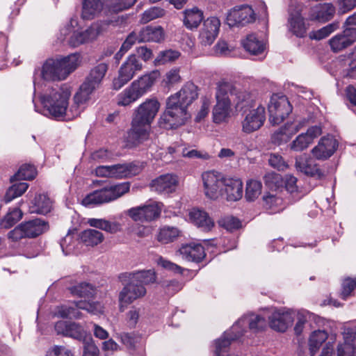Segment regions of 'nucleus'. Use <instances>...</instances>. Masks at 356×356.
<instances>
[{"instance_id": "864d4df0", "label": "nucleus", "mask_w": 356, "mask_h": 356, "mask_svg": "<svg viewBox=\"0 0 356 356\" xmlns=\"http://www.w3.org/2000/svg\"><path fill=\"white\" fill-rule=\"evenodd\" d=\"M23 213L19 208L10 210L1 220V225L8 229L15 225L22 218Z\"/></svg>"}, {"instance_id": "37998d69", "label": "nucleus", "mask_w": 356, "mask_h": 356, "mask_svg": "<svg viewBox=\"0 0 356 356\" xmlns=\"http://www.w3.org/2000/svg\"><path fill=\"white\" fill-rule=\"evenodd\" d=\"M81 238L86 245L95 246L101 243L104 241V236L98 230L88 229L82 232Z\"/></svg>"}, {"instance_id": "58836bf2", "label": "nucleus", "mask_w": 356, "mask_h": 356, "mask_svg": "<svg viewBox=\"0 0 356 356\" xmlns=\"http://www.w3.org/2000/svg\"><path fill=\"white\" fill-rule=\"evenodd\" d=\"M52 202L46 194H39L34 198L32 205L29 207L31 213L47 214L50 212Z\"/></svg>"}, {"instance_id": "c85d7f7f", "label": "nucleus", "mask_w": 356, "mask_h": 356, "mask_svg": "<svg viewBox=\"0 0 356 356\" xmlns=\"http://www.w3.org/2000/svg\"><path fill=\"white\" fill-rule=\"evenodd\" d=\"M335 7L330 3H319L311 8L309 17L312 20L325 22L333 18Z\"/></svg>"}, {"instance_id": "3c124183", "label": "nucleus", "mask_w": 356, "mask_h": 356, "mask_svg": "<svg viewBox=\"0 0 356 356\" xmlns=\"http://www.w3.org/2000/svg\"><path fill=\"white\" fill-rule=\"evenodd\" d=\"M262 184L259 181L251 179L247 182L245 198L248 201H254L261 193Z\"/></svg>"}, {"instance_id": "680f3d73", "label": "nucleus", "mask_w": 356, "mask_h": 356, "mask_svg": "<svg viewBox=\"0 0 356 356\" xmlns=\"http://www.w3.org/2000/svg\"><path fill=\"white\" fill-rule=\"evenodd\" d=\"M268 162L270 166L278 170H284L288 168L284 159L277 154H270Z\"/></svg>"}, {"instance_id": "de8ad7c7", "label": "nucleus", "mask_w": 356, "mask_h": 356, "mask_svg": "<svg viewBox=\"0 0 356 356\" xmlns=\"http://www.w3.org/2000/svg\"><path fill=\"white\" fill-rule=\"evenodd\" d=\"M29 188V184L25 182H19L13 184L7 190L4 196V200L6 203L11 202L15 198L23 195Z\"/></svg>"}, {"instance_id": "4d7b16f0", "label": "nucleus", "mask_w": 356, "mask_h": 356, "mask_svg": "<svg viewBox=\"0 0 356 356\" xmlns=\"http://www.w3.org/2000/svg\"><path fill=\"white\" fill-rule=\"evenodd\" d=\"M218 224L220 227L226 229L227 231H233L241 227V221L234 216H225L222 218Z\"/></svg>"}, {"instance_id": "052dcab7", "label": "nucleus", "mask_w": 356, "mask_h": 356, "mask_svg": "<svg viewBox=\"0 0 356 356\" xmlns=\"http://www.w3.org/2000/svg\"><path fill=\"white\" fill-rule=\"evenodd\" d=\"M265 184L270 188H275L281 184L280 175L275 172H268L264 177Z\"/></svg>"}, {"instance_id": "6e6552de", "label": "nucleus", "mask_w": 356, "mask_h": 356, "mask_svg": "<svg viewBox=\"0 0 356 356\" xmlns=\"http://www.w3.org/2000/svg\"><path fill=\"white\" fill-rule=\"evenodd\" d=\"M229 96L235 97L236 101V107L238 109H243L246 106H252V99L248 92L237 89L231 83L226 81L219 82L216 93V100L231 101Z\"/></svg>"}, {"instance_id": "412c9836", "label": "nucleus", "mask_w": 356, "mask_h": 356, "mask_svg": "<svg viewBox=\"0 0 356 356\" xmlns=\"http://www.w3.org/2000/svg\"><path fill=\"white\" fill-rule=\"evenodd\" d=\"M322 134L319 126H314L307 129L305 133L299 134L290 144V149L295 152H302L306 149Z\"/></svg>"}, {"instance_id": "393cba45", "label": "nucleus", "mask_w": 356, "mask_h": 356, "mask_svg": "<svg viewBox=\"0 0 356 356\" xmlns=\"http://www.w3.org/2000/svg\"><path fill=\"white\" fill-rule=\"evenodd\" d=\"M178 184L177 177L166 174L152 180L150 186L152 190L160 193H170L175 191Z\"/></svg>"}, {"instance_id": "c9c22d12", "label": "nucleus", "mask_w": 356, "mask_h": 356, "mask_svg": "<svg viewBox=\"0 0 356 356\" xmlns=\"http://www.w3.org/2000/svg\"><path fill=\"white\" fill-rule=\"evenodd\" d=\"M182 15L183 24L189 30L197 29L204 18L203 11L196 6L185 9Z\"/></svg>"}, {"instance_id": "39448f33", "label": "nucleus", "mask_w": 356, "mask_h": 356, "mask_svg": "<svg viewBox=\"0 0 356 356\" xmlns=\"http://www.w3.org/2000/svg\"><path fill=\"white\" fill-rule=\"evenodd\" d=\"M71 92L67 86L58 85L49 88L41 97L44 108L51 118L63 120L69 104Z\"/></svg>"}, {"instance_id": "6ab92c4d", "label": "nucleus", "mask_w": 356, "mask_h": 356, "mask_svg": "<svg viewBox=\"0 0 356 356\" xmlns=\"http://www.w3.org/2000/svg\"><path fill=\"white\" fill-rule=\"evenodd\" d=\"M338 147L337 140L332 136H324L312 149V156L317 160L324 161L331 157Z\"/></svg>"}, {"instance_id": "e433bc0d", "label": "nucleus", "mask_w": 356, "mask_h": 356, "mask_svg": "<svg viewBox=\"0 0 356 356\" xmlns=\"http://www.w3.org/2000/svg\"><path fill=\"white\" fill-rule=\"evenodd\" d=\"M138 33L139 35V42H159L164 38V31L160 26H147L143 28Z\"/></svg>"}, {"instance_id": "f8f14e48", "label": "nucleus", "mask_w": 356, "mask_h": 356, "mask_svg": "<svg viewBox=\"0 0 356 356\" xmlns=\"http://www.w3.org/2000/svg\"><path fill=\"white\" fill-rule=\"evenodd\" d=\"M108 65L105 63H101L90 70L86 77L84 82L81 85L79 89L83 95H91L97 89H98L108 70Z\"/></svg>"}, {"instance_id": "c03bdc74", "label": "nucleus", "mask_w": 356, "mask_h": 356, "mask_svg": "<svg viewBox=\"0 0 356 356\" xmlns=\"http://www.w3.org/2000/svg\"><path fill=\"white\" fill-rule=\"evenodd\" d=\"M37 175L35 168L31 164L22 165L17 172H16L10 179V182L16 180H31L33 179Z\"/></svg>"}, {"instance_id": "4c0bfd02", "label": "nucleus", "mask_w": 356, "mask_h": 356, "mask_svg": "<svg viewBox=\"0 0 356 356\" xmlns=\"http://www.w3.org/2000/svg\"><path fill=\"white\" fill-rule=\"evenodd\" d=\"M232 112L231 101L216 100L212 111L213 120L216 124L227 122Z\"/></svg>"}, {"instance_id": "a211bd4d", "label": "nucleus", "mask_w": 356, "mask_h": 356, "mask_svg": "<svg viewBox=\"0 0 356 356\" xmlns=\"http://www.w3.org/2000/svg\"><path fill=\"white\" fill-rule=\"evenodd\" d=\"M106 25L104 23H94L84 31L74 32L69 38L68 44L73 47H76L82 44L91 42L104 31Z\"/></svg>"}, {"instance_id": "13d9d810", "label": "nucleus", "mask_w": 356, "mask_h": 356, "mask_svg": "<svg viewBox=\"0 0 356 356\" xmlns=\"http://www.w3.org/2000/svg\"><path fill=\"white\" fill-rule=\"evenodd\" d=\"M356 289V277H347L342 282V290L341 293V298L343 300L347 299L352 295L353 291Z\"/></svg>"}, {"instance_id": "0e129e2a", "label": "nucleus", "mask_w": 356, "mask_h": 356, "mask_svg": "<svg viewBox=\"0 0 356 356\" xmlns=\"http://www.w3.org/2000/svg\"><path fill=\"white\" fill-rule=\"evenodd\" d=\"M181 80V77L179 74V70L178 69H172L165 74L164 82L168 86H172L179 83Z\"/></svg>"}, {"instance_id": "aec40b11", "label": "nucleus", "mask_w": 356, "mask_h": 356, "mask_svg": "<svg viewBox=\"0 0 356 356\" xmlns=\"http://www.w3.org/2000/svg\"><path fill=\"white\" fill-rule=\"evenodd\" d=\"M220 26V21L217 17H210L204 20L199 35L201 44H211L218 35Z\"/></svg>"}, {"instance_id": "c756f323", "label": "nucleus", "mask_w": 356, "mask_h": 356, "mask_svg": "<svg viewBox=\"0 0 356 356\" xmlns=\"http://www.w3.org/2000/svg\"><path fill=\"white\" fill-rule=\"evenodd\" d=\"M179 253L184 259L195 262H200L206 255L203 246L195 243L183 245Z\"/></svg>"}, {"instance_id": "dca6fc26", "label": "nucleus", "mask_w": 356, "mask_h": 356, "mask_svg": "<svg viewBox=\"0 0 356 356\" xmlns=\"http://www.w3.org/2000/svg\"><path fill=\"white\" fill-rule=\"evenodd\" d=\"M266 120L265 108L259 105L256 108L250 110L241 122L242 131L250 134L259 129Z\"/></svg>"}, {"instance_id": "b1692460", "label": "nucleus", "mask_w": 356, "mask_h": 356, "mask_svg": "<svg viewBox=\"0 0 356 356\" xmlns=\"http://www.w3.org/2000/svg\"><path fill=\"white\" fill-rule=\"evenodd\" d=\"M248 325L250 330L257 332L262 330L266 326V321L264 317L258 314H251L239 319L232 327V332H242L243 327Z\"/></svg>"}, {"instance_id": "2f4dec72", "label": "nucleus", "mask_w": 356, "mask_h": 356, "mask_svg": "<svg viewBox=\"0 0 356 356\" xmlns=\"http://www.w3.org/2000/svg\"><path fill=\"white\" fill-rule=\"evenodd\" d=\"M241 44L244 49L251 55H261L266 49L265 42L255 33H250L241 40Z\"/></svg>"}, {"instance_id": "bf43d9fd", "label": "nucleus", "mask_w": 356, "mask_h": 356, "mask_svg": "<svg viewBox=\"0 0 356 356\" xmlns=\"http://www.w3.org/2000/svg\"><path fill=\"white\" fill-rule=\"evenodd\" d=\"M137 0H111V9L115 13L127 10L134 5Z\"/></svg>"}, {"instance_id": "f3484780", "label": "nucleus", "mask_w": 356, "mask_h": 356, "mask_svg": "<svg viewBox=\"0 0 356 356\" xmlns=\"http://www.w3.org/2000/svg\"><path fill=\"white\" fill-rule=\"evenodd\" d=\"M268 318L269 325L273 330L284 332L292 325L294 313L284 308L274 309Z\"/></svg>"}, {"instance_id": "e2e57ef3", "label": "nucleus", "mask_w": 356, "mask_h": 356, "mask_svg": "<svg viewBox=\"0 0 356 356\" xmlns=\"http://www.w3.org/2000/svg\"><path fill=\"white\" fill-rule=\"evenodd\" d=\"M180 56V53L177 51L169 49L161 51L158 57V61L162 64L168 62H172Z\"/></svg>"}, {"instance_id": "bb28decb", "label": "nucleus", "mask_w": 356, "mask_h": 356, "mask_svg": "<svg viewBox=\"0 0 356 356\" xmlns=\"http://www.w3.org/2000/svg\"><path fill=\"white\" fill-rule=\"evenodd\" d=\"M111 166V177L115 179H122L135 176L140 173L143 165L139 163L115 164Z\"/></svg>"}, {"instance_id": "49530a36", "label": "nucleus", "mask_w": 356, "mask_h": 356, "mask_svg": "<svg viewBox=\"0 0 356 356\" xmlns=\"http://www.w3.org/2000/svg\"><path fill=\"white\" fill-rule=\"evenodd\" d=\"M327 333L325 330H315L314 331L309 340V349L312 353H315L321 345L327 339Z\"/></svg>"}, {"instance_id": "09e8293b", "label": "nucleus", "mask_w": 356, "mask_h": 356, "mask_svg": "<svg viewBox=\"0 0 356 356\" xmlns=\"http://www.w3.org/2000/svg\"><path fill=\"white\" fill-rule=\"evenodd\" d=\"M70 292L73 296L79 297H90L95 293L94 286L88 283L81 282L69 288Z\"/></svg>"}, {"instance_id": "79ce46f5", "label": "nucleus", "mask_w": 356, "mask_h": 356, "mask_svg": "<svg viewBox=\"0 0 356 356\" xmlns=\"http://www.w3.org/2000/svg\"><path fill=\"white\" fill-rule=\"evenodd\" d=\"M102 8L100 0H83L82 17L85 19H92Z\"/></svg>"}, {"instance_id": "a19ab883", "label": "nucleus", "mask_w": 356, "mask_h": 356, "mask_svg": "<svg viewBox=\"0 0 356 356\" xmlns=\"http://www.w3.org/2000/svg\"><path fill=\"white\" fill-rule=\"evenodd\" d=\"M140 97L130 85L117 96V104L121 106H127L136 102Z\"/></svg>"}, {"instance_id": "a878e982", "label": "nucleus", "mask_w": 356, "mask_h": 356, "mask_svg": "<svg viewBox=\"0 0 356 356\" xmlns=\"http://www.w3.org/2000/svg\"><path fill=\"white\" fill-rule=\"evenodd\" d=\"M296 168L297 170L310 177L321 179L325 176L318 164L307 159L305 155H300L296 158Z\"/></svg>"}, {"instance_id": "a18cd8bd", "label": "nucleus", "mask_w": 356, "mask_h": 356, "mask_svg": "<svg viewBox=\"0 0 356 356\" xmlns=\"http://www.w3.org/2000/svg\"><path fill=\"white\" fill-rule=\"evenodd\" d=\"M179 234V231L174 227L165 226L160 229L156 239L163 244H168L174 241Z\"/></svg>"}, {"instance_id": "cd10ccee", "label": "nucleus", "mask_w": 356, "mask_h": 356, "mask_svg": "<svg viewBox=\"0 0 356 356\" xmlns=\"http://www.w3.org/2000/svg\"><path fill=\"white\" fill-rule=\"evenodd\" d=\"M192 222L204 232H209L214 227V221L205 211L194 208L189 212Z\"/></svg>"}, {"instance_id": "72a5a7b5", "label": "nucleus", "mask_w": 356, "mask_h": 356, "mask_svg": "<svg viewBox=\"0 0 356 356\" xmlns=\"http://www.w3.org/2000/svg\"><path fill=\"white\" fill-rule=\"evenodd\" d=\"M300 129V127L293 122H287L275 131L271 136L273 143L280 145L287 143Z\"/></svg>"}, {"instance_id": "ea45409f", "label": "nucleus", "mask_w": 356, "mask_h": 356, "mask_svg": "<svg viewBox=\"0 0 356 356\" xmlns=\"http://www.w3.org/2000/svg\"><path fill=\"white\" fill-rule=\"evenodd\" d=\"M88 223L90 227L104 230L110 234H115L121 229L120 223L102 218H89Z\"/></svg>"}, {"instance_id": "1a4fd4ad", "label": "nucleus", "mask_w": 356, "mask_h": 356, "mask_svg": "<svg viewBox=\"0 0 356 356\" xmlns=\"http://www.w3.org/2000/svg\"><path fill=\"white\" fill-rule=\"evenodd\" d=\"M269 120L273 125L279 124L292 111V106L285 96L273 95L268 106Z\"/></svg>"}, {"instance_id": "69168bd1", "label": "nucleus", "mask_w": 356, "mask_h": 356, "mask_svg": "<svg viewBox=\"0 0 356 356\" xmlns=\"http://www.w3.org/2000/svg\"><path fill=\"white\" fill-rule=\"evenodd\" d=\"M344 344L356 346V327H346L343 332Z\"/></svg>"}, {"instance_id": "603ef678", "label": "nucleus", "mask_w": 356, "mask_h": 356, "mask_svg": "<svg viewBox=\"0 0 356 356\" xmlns=\"http://www.w3.org/2000/svg\"><path fill=\"white\" fill-rule=\"evenodd\" d=\"M166 11L165 9L158 6H153L143 13L140 22L143 24H146L150 21L163 17Z\"/></svg>"}, {"instance_id": "423d86ee", "label": "nucleus", "mask_w": 356, "mask_h": 356, "mask_svg": "<svg viewBox=\"0 0 356 356\" xmlns=\"http://www.w3.org/2000/svg\"><path fill=\"white\" fill-rule=\"evenodd\" d=\"M130 189L129 181L105 186L88 194L81 201L83 206L93 207L116 200Z\"/></svg>"}, {"instance_id": "f03ea898", "label": "nucleus", "mask_w": 356, "mask_h": 356, "mask_svg": "<svg viewBox=\"0 0 356 356\" xmlns=\"http://www.w3.org/2000/svg\"><path fill=\"white\" fill-rule=\"evenodd\" d=\"M161 104L155 97L147 99L135 111L131 128L127 133V141L138 145L149 138V127L155 118Z\"/></svg>"}, {"instance_id": "7c9ffc66", "label": "nucleus", "mask_w": 356, "mask_h": 356, "mask_svg": "<svg viewBox=\"0 0 356 356\" xmlns=\"http://www.w3.org/2000/svg\"><path fill=\"white\" fill-rule=\"evenodd\" d=\"M243 183L239 179L225 178L223 184V195L228 201H237L243 196Z\"/></svg>"}, {"instance_id": "473e14b6", "label": "nucleus", "mask_w": 356, "mask_h": 356, "mask_svg": "<svg viewBox=\"0 0 356 356\" xmlns=\"http://www.w3.org/2000/svg\"><path fill=\"white\" fill-rule=\"evenodd\" d=\"M159 74L157 71H153L149 74H145L140 76L138 79L134 81L131 83V86L141 97L150 90L159 77Z\"/></svg>"}, {"instance_id": "338daca9", "label": "nucleus", "mask_w": 356, "mask_h": 356, "mask_svg": "<svg viewBox=\"0 0 356 356\" xmlns=\"http://www.w3.org/2000/svg\"><path fill=\"white\" fill-rule=\"evenodd\" d=\"M99 350L92 341H84L83 346V356H99Z\"/></svg>"}, {"instance_id": "20e7f679", "label": "nucleus", "mask_w": 356, "mask_h": 356, "mask_svg": "<svg viewBox=\"0 0 356 356\" xmlns=\"http://www.w3.org/2000/svg\"><path fill=\"white\" fill-rule=\"evenodd\" d=\"M81 62L79 54H72L60 59H47L42 65L41 76L46 81L65 79Z\"/></svg>"}, {"instance_id": "f257e3e1", "label": "nucleus", "mask_w": 356, "mask_h": 356, "mask_svg": "<svg viewBox=\"0 0 356 356\" xmlns=\"http://www.w3.org/2000/svg\"><path fill=\"white\" fill-rule=\"evenodd\" d=\"M197 97L198 87L191 81L184 83L178 92L167 99L165 109L159 120V127L170 130L184 125L191 117L188 107Z\"/></svg>"}, {"instance_id": "6e6d98bb", "label": "nucleus", "mask_w": 356, "mask_h": 356, "mask_svg": "<svg viewBox=\"0 0 356 356\" xmlns=\"http://www.w3.org/2000/svg\"><path fill=\"white\" fill-rule=\"evenodd\" d=\"M75 302H74V307L72 306H62L58 310V315L63 318H81V314L79 311V308L76 307Z\"/></svg>"}, {"instance_id": "2eb2a0df", "label": "nucleus", "mask_w": 356, "mask_h": 356, "mask_svg": "<svg viewBox=\"0 0 356 356\" xmlns=\"http://www.w3.org/2000/svg\"><path fill=\"white\" fill-rule=\"evenodd\" d=\"M161 208L158 204H149L140 207H135L127 210V215L136 222H151L158 218Z\"/></svg>"}, {"instance_id": "9b49d317", "label": "nucleus", "mask_w": 356, "mask_h": 356, "mask_svg": "<svg viewBox=\"0 0 356 356\" xmlns=\"http://www.w3.org/2000/svg\"><path fill=\"white\" fill-rule=\"evenodd\" d=\"M303 8L304 4L296 1H291L289 7V29L298 38H304L308 29L305 18L302 16Z\"/></svg>"}, {"instance_id": "5701e85b", "label": "nucleus", "mask_w": 356, "mask_h": 356, "mask_svg": "<svg viewBox=\"0 0 356 356\" xmlns=\"http://www.w3.org/2000/svg\"><path fill=\"white\" fill-rule=\"evenodd\" d=\"M54 328L58 334L79 340L84 338L86 335V332L83 327L74 322L60 321L56 323Z\"/></svg>"}, {"instance_id": "4468645a", "label": "nucleus", "mask_w": 356, "mask_h": 356, "mask_svg": "<svg viewBox=\"0 0 356 356\" xmlns=\"http://www.w3.org/2000/svg\"><path fill=\"white\" fill-rule=\"evenodd\" d=\"M205 195L211 199H216L223 195V184L225 178L216 171L206 172L202 174Z\"/></svg>"}, {"instance_id": "f704fd0d", "label": "nucleus", "mask_w": 356, "mask_h": 356, "mask_svg": "<svg viewBox=\"0 0 356 356\" xmlns=\"http://www.w3.org/2000/svg\"><path fill=\"white\" fill-rule=\"evenodd\" d=\"M90 99V95H83V94L81 93V90L79 89L73 97V104L68 109H66V113L65 116H63V120H71L78 117L83 109L82 106Z\"/></svg>"}, {"instance_id": "4be33fe9", "label": "nucleus", "mask_w": 356, "mask_h": 356, "mask_svg": "<svg viewBox=\"0 0 356 356\" xmlns=\"http://www.w3.org/2000/svg\"><path fill=\"white\" fill-rule=\"evenodd\" d=\"M356 41V29H346L341 33L332 38L330 41L331 49L334 52H339L350 46Z\"/></svg>"}, {"instance_id": "0eeeda50", "label": "nucleus", "mask_w": 356, "mask_h": 356, "mask_svg": "<svg viewBox=\"0 0 356 356\" xmlns=\"http://www.w3.org/2000/svg\"><path fill=\"white\" fill-rule=\"evenodd\" d=\"M48 229L47 223L40 218H35L18 225L8 234L12 241L17 242L22 238H33L38 236Z\"/></svg>"}, {"instance_id": "774afa93", "label": "nucleus", "mask_w": 356, "mask_h": 356, "mask_svg": "<svg viewBox=\"0 0 356 356\" xmlns=\"http://www.w3.org/2000/svg\"><path fill=\"white\" fill-rule=\"evenodd\" d=\"M47 356H74V355L72 351L65 346H55L47 353Z\"/></svg>"}, {"instance_id": "8fccbe9b", "label": "nucleus", "mask_w": 356, "mask_h": 356, "mask_svg": "<svg viewBox=\"0 0 356 356\" xmlns=\"http://www.w3.org/2000/svg\"><path fill=\"white\" fill-rule=\"evenodd\" d=\"M339 27V23L337 22H334L333 23L329 24L317 30L313 31L309 33V38L312 40H320L323 38H325L328 35H330L334 31L338 29Z\"/></svg>"}, {"instance_id": "9d476101", "label": "nucleus", "mask_w": 356, "mask_h": 356, "mask_svg": "<svg viewBox=\"0 0 356 356\" xmlns=\"http://www.w3.org/2000/svg\"><path fill=\"white\" fill-rule=\"evenodd\" d=\"M142 70V64L136 55H130L123 63L118 71V76L113 81V88L120 90L135 76L137 72Z\"/></svg>"}, {"instance_id": "5fc2aeb1", "label": "nucleus", "mask_w": 356, "mask_h": 356, "mask_svg": "<svg viewBox=\"0 0 356 356\" xmlns=\"http://www.w3.org/2000/svg\"><path fill=\"white\" fill-rule=\"evenodd\" d=\"M76 307L88 313L97 315L103 312V307L99 302H90L86 301H78L75 302Z\"/></svg>"}, {"instance_id": "ddd939ff", "label": "nucleus", "mask_w": 356, "mask_h": 356, "mask_svg": "<svg viewBox=\"0 0 356 356\" xmlns=\"http://www.w3.org/2000/svg\"><path fill=\"white\" fill-rule=\"evenodd\" d=\"M255 13L248 5L236 6L227 15V24L229 26H245L255 21Z\"/></svg>"}, {"instance_id": "7ed1b4c3", "label": "nucleus", "mask_w": 356, "mask_h": 356, "mask_svg": "<svg viewBox=\"0 0 356 356\" xmlns=\"http://www.w3.org/2000/svg\"><path fill=\"white\" fill-rule=\"evenodd\" d=\"M119 279L123 288L119 293L118 299L121 305H130L143 298L147 293L145 285L156 281V275L153 270H143L122 273Z\"/></svg>"}]
</instances>
